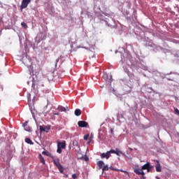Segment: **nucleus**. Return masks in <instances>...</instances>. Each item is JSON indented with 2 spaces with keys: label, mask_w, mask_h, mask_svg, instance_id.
Returning <instances> with one entry per match:
<instances>
[{
  "label": "nucleus",
  "mask_w": 179,
  "mask_h": 179,
  "mask_svg": "<svg viewBox=\"0 0 179 179\" xmlns=\"http://www.w3.org/2000/svg\"><path fill=\"white\" fill-rule=\"evenodd\" d=\"M152 169H153V166H150L148 169H146V170H147V172H148V173H150V170H152Z\"/></svg>",
  "instance_id": "nucleus-25"
},
{
  "label": "nucleus",
  "mask_w": 179,
  "mask_h": 179,
  "mask_svg": "<svg viewBox=\"0 0 179 179\" xmlns=\"http://www.w3.org/2000/svg\"><path fill=\"white\" fill-rule=\"evenodd\" d=\"M23 64L29 68V71L30 72V75L34 76V75H38V72H40V69L36 70L34 71V68L31 65V58L26 57L23 59Z\"/></svg>",
  "instance_id": "nucleus-1"
},
{
  "label": "nucleus",
  "mask_w": 179,
  "mask_h": 179,
  "mask_svg": "<svg viewBox=\"0 0 179 179\" xmlns=\"http://www.w3.org/2000/svg\"><path fill=\"white\" fill-rule=\"evenodd\" d=\"M110 169H111L112 170H114L115 171H118V169H114V168H113V166L110 167Z\"/></svg>",
  "instance_id": "nucleus-30"
},
{
  "label": "nucleus",
  "mask_w": 179,
  "mask_h": 179,
  "mask_svg": "<svg viewBox=\"0 0 179 179\" xmlns=\"http://www.w3.org/2000/svg\"><path fill=\"white\" fill-rule=\"evenodd\" d=\"M55 115H59V113H55Z\"/></svg>",
  "instance_id": "nucleus-33"
},
{
  "label": "nucleus",
  "mask_w": 179,
  "mask_h": 179,
  "mask_svg": "<svg viewBox=\"0 0 179 179\" xmlns=\"http://www.w3.org/2000/svg\"><path fill=\"white\" fill-rule=\"evenodd\" d=\"M31 87L35 92H38L40 87H44V84L40 80H34Z\"/></svg>",
  "instance_id": "nucleus-2"
},
{
  "label": "nucleus",
  "mask_w": 179,
  "mask_h": 179,
  "mask_svg": "<svg viewBox=\"0 0 179 179\" xmlns=\"http://www.w3.org/2000/svg\"><path fill=\"white\" fill-rule=\"evenodd\" d=\"M108 165H105L103 167H102V171H108Z\"/></svg>",
  "instance_id": "nucleus-19"
},
{
  "label": "nucleus",
  "mask_w": 179,
  "mask_h": 179,
  "mask_svg": "<svg viewBox=\"0 0 179 179\" xmlns=\"http://www.w3.org/2000/svg\"><path fill=\"white\" fill-rule=\"evenodd\" d=\"M39 160L41 163H42L43 164H45V160L44 159V157H43V155H41V154L39 155Z\"/></svg>",
  "instance_id": "nucleus-17"
},
{
  "label": "nucleus",
  "mask_w": 179,
  "mask_h": 179,
  "mask_svg": "<svg viewBox=\"0 0 179 179\" xmlns=\"http://www.w3.org/2000/svg\"><path fill=\"white\" fill-rule=\"evenodd\" d=\"M120 171H121L122 173H126L128 176H129V173H128L127 171H122V170H120Z\"/></svg>",
  "instance_id": "nucleus-29"
},
{
  "label": "nucleus",
  "mask_w": 179,
  "mask_h": 179,
  "mask_svg": "<svg viewBox=\"0 0 179 179\" xmlns=\"http://www.w3.org/2000/svg\"><path fill=\"white\" fill-rule=\"evenodd\" d=\"M141 179H146V177H145V175H143L141 177Z\"/></svg>",
  "instance_id": "nucleus-31"
},
{
  "label": "nucleus",
  "mask_w": 179,
  "mask_h": 179,
  "mask_svg": "<svg viewBox=\"0 0 179 179\" xmlns=\"http://www.w3.org/2000/svg\"><path fill=\"white\" fill-rule=\"evenodd\" d=\"M42 155H44L45 156H50V152L48 151H43Z\"/></svg>",
  "instance_id": "nucleus-22"
},
{
  "label": "nucleus",
  "mask_w": 179,
  "mask_h": 179,
  "mask_svg": "<svg viewBox=\"0 0 179 179\" xmlns=\"http://www.w3.org/2000/svg\"><path fill=\"white\" fill-rule=\"evenodd\" d=\"M155 169H156L157 173H161L162 165H160V162L159 161H156Z\"/></svg>",
  "instance_id": "nucleus-9"
},
{
  "label": "nucleus",
  "mask_w": 179,
  "mask_h": 179,
  "mask_svg": "<svg viewBox=\"0 0 179 179\" xmlns=\"http://www.w3.org/2000/svg\"><path fill=\"white\" fill-rule=\"evenodd\" d=\"M41 132H48L50 131V127H43V126H40Z\"/></svg>",
  "instance_id": "nucleus-12"
},
{
  "label": "nucleus",
  "mask_w": 179,
  "mask_h": 179,
  "mask_svg": "<svg viewBox=\"0 0 179 179\" xmlns=\"http://www.w3.org/2000/svg\"><path fill=\"white\" fill-rule=\"evenodd\" d=\"M57 153H62V148L57 147Z\"/></svg>",
  "instance_id": "nucleus-23"
},
{
  "label": "nucleus",
  "mask_w": 179,
  "mask_h": 179,
  "mask_svg": "<svg viewBox=\"0 0 179 179\" xmlns=\"http://www.w3.org/2000/svg\"><path fill=\"white\" fill-rule=\"evenodd\" d=\"M74 114L76 117H79L80 115H82V110H80V109H76Z\"/></svg>",
  "instance_id": "nucleus-15"
},
{
  "label": "nucleus",
  "mask_w": 179,
  "mask_h": 179,
  "mask_svg": "<svg viewBox=\"0 0 179 179\" xmlns=\"http://www.w3.org/2000/svg\"><path fill=\"white\" fill-rule=\"evenodd\" d=\"M111 150L108 151L106 152H103L101 155V159H106L107 160H108V159H110V157H111Z\"/></svg>",
  "instance_id": "nucleus-5"
},
{
  "label": "nucleus",
  "mask_w": 179,
  "mask_h": 179,
  "mask_svg": "<svg viewBox=\"0 0 179 179\" xmlns=\"http://www.w3.org/2000/svg\"><path fill=\"white\" fill-rule=\"evenodd\" d=\"M73 145L74 146H78V142H77L76 141H74L73 142Z\"/></svg>",
  "instance_id": "nucleus-28"
},
{
  "label": "nucleus",
  "mask_w": 179,
  "mask_h": 179,
  "mask_svg": "<svg viewBox=\"0 0 179 179\" xmlns=\"http://www.w3.org/2000/svg\"><path fill=\"white\" fill-rule=\"evenodd\" d=\"M97 166H98V167H99L100 169H103V166H104V162H103V161H99V162H97Z\"/></svg>",
  "instance_id": "nucleus-16"
},
{
  "label": "nucleus",
  "mask_w": 179,
  "mask_h": 179,
  "mask_svg": "<svg viewBox=\"0 0 179 179\" xmlns=\"http://www.w3.org/2000/svg\"><path fill=\"white\" fill-rule=\"evenodd\" d=\"M110 152L112 154L114 153L115 155H117V156H120V153H122V152H121L118 148H116L115 150H110Z\"/></svg>",
  "instance_id": "nucleus-11"
},
{
  "label": "nucleus",
  "mask_w": 179,
  "mask_h": 179,
  "mask_svg": "<svg viewBox=\"0 0 179 179\" xmlns=\"http://www.w3.org/2000/svg\"><path fill=\"white\" fill-rule=\"evenodd\" d=\"M57 148L61 149H65L66 148V141H63L62 142L57 141Z\"/></svg>",
  "instance_id": "nucleus-8"
},
{
  "label": "nucleus",
  "mask_w": 179,
  "mask_h": 179,
  "mask_svg": "<svg viewBox=\"0 0 179 179\" xmlns=\"http://www.w3.org/2000/svg\"><path fill=\"white\" fill-rule=\"evenodd\" d=\"M21 26H22V27H24V29H27V24H26V22H22L21 23Z\"/></svg>",
  "instance_id": "nucleus-20"
},
{
  "label": "nucleus",
  "mask_w": 179,
  "mask_h": 179,
  "mask_svg": "<svg viewBox=\"0 0 179 179\" xmlns=\"http://www.w3.org/2000/svg\"><path fill=\"white\" fill-rule=\"evenodd\" d=\"M92 141H93V135L91 134V136L89 138L88 145H90Z\"/></svg>",
  "instance_id": "nucleus-21"
},
{
  "label": "nucleus",
  "mask_w": 179,
  "mask_h": 179,
  "mask_svg": "<svg viewBox=\"0 0 179 179\" xmlns=\"http://www.w3.org/2000/svg\"><path fill=\"white\" fill-rule=\"evenodd\" d=\"M53 163L56 167H57L59 171L62 173L64 174V168L62 167V165H61V163H59V159H53Z\"/></svg>",
  "instance_id": "nucleus-3"
},
{
  "label": "nucleus",
  "mask_w": 179,
  "mask_h": 179,
  "mask_svg": "<svg viewBox=\"0 0 179 179\" xmlns=\"http://www.w3.org/2000/svg\"><path fill=\"white\" fill-rule=\"evenodd\" d=\"M89 139V134H86L84 136V141H87Z\"/></svg>",
  "instance_id": "nucleus-24"
},
{
  "label": "nucleus",
  "mask_w": 179,
  "mask_h": 179,
  "mask_svg": "<svg viewBox=\"0 0 179 179\" xmlns=\"http://www.w3.org/2000/svg\"><path fill=\"white\" fill-rule=\"evenodd\" d=\"M175 114L179 115V110L178 108H175Z\"/></svg>",
  "instance_id": "nucleus-27"
},
{
  "label": "nucleus",
  "mask_w": 179,
  "mask_h": 179,
  "mask_svg": "<svg viewBox=\"0 0 179 179\" xmlns=\"http://www.w3.org/2000/svg\"><path fill=\"white\" fill-rule=\"evenodd\" d=\"M25 142L27 143H28L29 145H34V143H33V141H31V139L27 138H25Z\"/></svg>",
  "instance_id": "nucleus-18"
},
{
  "label": "nucleus",
  "mask_w": 179,
  "mask_h": 179,
  "mask_svg": "<svg viewBox=\"0 0 179 179\" xmlns=\"http://www.w3.org/2000/svg\"><path fill=\"white\" fill-rule=\"evenodd\" d=\"M23 127L25 131H27V132H31V127L27 125V122L23 124Z\"/></svg>",
  "instance_id": "nucleus-10"
},
{
  "label": "nucleus",
  "mask_w": 179,
  "mask_h": 179,
  "mask_svg": "<svg viewBox=\"0 0 179 179\" xmlns=\"http://www.w3.org/2000/svg\"><path fill=\"white\" fill-rule=\"evenodd\" d=\"M59 59H57V62H58Z\"/></svg>",
  "instance_id": "nucleus-34"
},
{
  "label": "nucleus",
  "mask_w": 179,
  "mask_h": 179,
  "mask_svg": "<svg viewBox=\"0 0 179 179\" xmlns=\"http://www.w3.org/2000/svg\"><path fill=\"white\" fill-rule=\"evenodd\" d=\"M58 110L59 111H62V112L69 111V108L68 107L65 108L64 106H59Z\"/></svg>",
  "instance_id": "nucleus-14"
},
{
  "label": "nucleus",
  "mask_w": 179,
  "mask_h": 179,
  "mask_svg": "<svg viewBox=\"0 0 179 179\" xmlns=\"http://www.w3.org/2000/svg\"><path fill=\"white\" fill-rule=\"evenodd\" d=\"M78 125L80 128H86L88 127L89 123L83 120H80L78 122Z\"/></svg>",
  "instance_id": "nucleus-6"
},
{
  "label": "nucleus",
  "mask_w": 179,
  "mask_h": 179,
  "mask_svg": "<svg viewBox=\"0 0 179 179\" xmlns=\"http://www.w3.org/2000/svg\"><path fill=\"white\" fill-rule=\"evenodd\" d=\"M134 171L136 174H137V176H145V172H143L142 169H140L139 168H136L134 169Z\"/></svg>",
  "instance_id": "nucleus-7"
},
{
  "label": "nucleus",
  "mask_w": 179,
  "mask_h": 179,
  "mask_svg": "<svg viewBox=\"0 0 179 179\" xmlns=\"http://www.w3.org/2000/svg\"><path fill=\"white\" fill-rule=\"evenodd\" d=\"M72 178H73V179L78 178V175H76V173H73V174L72 175Z\"/></svg>",
  "instance_id": "nucleus-26"
},
{
  "label": "nucleus",
  "mask_w": 179,
  "mask_h": 179,
  "mask_svg": "<svg viewBox=\"0 0 179 179\" xmlns=\"http://www.w3.org/2000/svg\"><path fill=\"white\" fill-rule=\"evenodd\" d=\"M30 96H31L30 94H27L28 100L30 99Z\"/></svg>",
  "instance_id": "nucleus-32"
},
{
  "label": "nucleus",
  "mask_w": 179,
  "mask_h": 179,
  "mask_svg": "<svg viewBox=\"0 0 179 179\" xmlns=\"http://www.w3.org/2000/svg\"><path fill=\"white\" fill-rule=\"evenodd\" d=\"M152 165H150V162H147L145 164H144L141 169L143 171V170H147L148 169H150V167H151Z\"/></svg>",
  "instance_id": "nucleus-13"
},
{
  "label": "nucleus",
  "mask_w": 179,
  "mask_h": 179,
  "mask_svg": "<svg viewBox=\"0 0 179 179\" xmlns=\"http://www.w3.org/2000/svg\"><path fill=\"white\" fill-rule=\"evenodd\" d=\"M30 2H31V0H22L20 5V10H23V9H26V8L29 6Z\"/></svg>",
  "instance_id": "nucleus-4"
}]
</instances>
